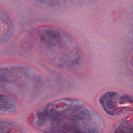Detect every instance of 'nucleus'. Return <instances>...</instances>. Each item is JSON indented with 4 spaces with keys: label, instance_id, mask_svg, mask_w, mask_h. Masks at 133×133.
<instances>
[{
    "label": "nucleus",
    "instance_id": "a211bd4d",
    "mask_svg": "<svg viewBox=\"0 0 133 133\" xmlns=\"http://www.w3.org/2000/svg\"><path fill=\"white\" fill-rule=\"evenodd\" d=\"M124 130H125V129L124 128Z\"/></svg>",
    "mask_w": 133,
    "mask_h": 133
},
{
    "label": "nucleus",
    "instance_id": "6ab92c4d",
    "mask_svg": "<svg viewBox=\"0 0 133 133\" xmlns=\"http://www.w3.org/2000/svg\"><path fill=\"white\" fill-rule=\"evenodd\" d=\"M54 39H55V37H54Z\"/></svg>",
    "mask_w": 133,
    "mask_h": 133
},
{
    "label": "nucleus",
    "instance_id": "1a4fd4ad",
    "mask_svg": "<svg viewBox=\"0 0 133 133\" xmlns=\"http://www.w3.org/2000/svg\"><path fill=\"white\" fill-rule=\"evenodd\" d=\"M64 99H63V103L64 105H66V101L67 100H65L64 99ZM68 102H69L68 100H67Z\"/></svg>",
    "mask_w": 133,
    "mask_h": 133
},
{
    "label": "nucleus",
    "instance_id": "9d476101",
    "mask_svg": "<svg viewBox=\"0 0 133 133\" xmlns=\"http://www.w3.org/2000/svg\"><path fill=\"white\" fill-rule=\"evenodd\" d=\"M50 35H50V36H56L57 34H49Z\"/></svg>",
    "mask_w": 133,
    "mask_h": 133
},
{
    "label": "nucleus",
    "instance_id": "f257e3e1",
    "mask_svg": "<svg viewBox=\"0 0 133 133\" xmlns=\"http://www.w3.org/2000/svg\"><path fill=\"white\" fill-rule=\"evenodd\" d=\"M68 100L71 102V104L69 108V110H71L72 111V114H77L78 115L71 114L70 116H72V118L69 119L70 121L76 124H79L82 122L85 125H90L93 123L92 119L90 117L88 110L84 108L76 106L78 104L79 102L76 100L71 99L69 98H65L64 99Z\"/></svg>",
    "mask_w": 133,
    "mask_h": 133
},
{
    "label": "nucleus",
    "instance_id": "2eb2a0df",
    "mask_svg": "<svg viewBox=\"0 0 133 133\" xmlns=\"http://www.w3.org/2000/svg\"><path fill=\"white\" fill-rule=\"evenodd\" d=\"M121 103H123V102H121Z\"/></svg>",
    "mask_w": 133,
    "mask_h": 133
},
{
    "label": "nucleus",
    "instance_id": "39448f33",
    "mask_svg": "<svg viewBox=\"0 0 133 133\" xmlns=\"http://www.w3.org/2000/svg\"><path fill=\"white\" fill-rule=\"evenodd\" d=\"M75 54L74 52L73 53L74 56L75 57V59L74 61H72V63L70 65V69L71 70H73L74 69V67L77 65H78L80 62V52L78 51L77 50H75Z\"/></svg>",
    "mask_w": 133,
    "mask_h": 133
},
{
    "label": "nucleus",
    "instance_id": "7ed1b4c3",
    "mask_svg": "<svg viewBox=\"0 0 133 133\" xmlns=\"http://www.w3.org/2000/svg\"><path fill=\"white\" fill-rule=\"evenodd\" d=\"M37 124L39 125L44 124L47 119H51L52 121L56 123L60 122L61 120L60 118L58 112L55 109L49 111L48 112L46 109L44 110L43 112L40 111L37 113Z\"/></svg>",
    "mask_w": 133,
    "mask_h": 133
},
{
    "label": "nucleus",
    "instance_id": "6e6552de",
    "mask_svg": "<svg viewBox=\"0 0 133 133\" xmlns=\"http://www.w3.org/2000/svg\"><path fill=\"white\" fill-rule=\"evenodd\" d=\"M123 96H121L119 99H123L124 98H125L128 99L130 102H133V97L132 96L128 94L125 95L124 94H123Z\"/></svg>",
    "mask_w": 133,
    "mask_h": 133
},
{
    "label": "nucleus",
    "instance_id": "0eeeda50",
    "mask_svg": "<svg viewBox=\"0 0 133 133\" xmlns=\"http://www.w3.org/2000/svg\"><path fill=\"white\" fill-rule=\"evenodd\" d=\"M114 133H133V127L130 129L129 131L127 132L123 130V128H121L120 130L119 128H116Z\"/></svg>",
    "mask_w": 133,
    "mask_h": 133
},
{
    "label": "nucleus",
    "instance_id": "f03ea898",
    "mask_svg": "<svg viewBox=\"0 0 133 133\" xmlns=\"http://www.w3.org/2000/svg\"><path fill=\"white\" fill-rule=\"evenodd\" d=\"M117 94H118L115 92H108L102 95L100 98V103L102 106L105 111L111 116L115 114L117 115H120L126 108L123 107L122 109H118L120 110L116 109L111 111L108 109L107 108L111 109L114 108V102L111 98L113 97Z\"/></svg>",
    "mask_w": 133,
    "mask_h": 133
},
{
    "label": "nucleus",
    "instance_id": "423d86ee",
    "mask_svg": "<svg viewBox=\"0 0 133 133\" xmlns=\"http://www.w3.org/2000/svg\"><path fill=\"white\" fill-rule=\"evenodd\" d=\"M39 32H42L44 31L45 33H54L55 30L54 28L52 26H45L41 27L39 28Z\"/></svg>",
    "mask_w": 133,
    "mask_h": 133
},
{
    "label": "nucleus",
    "instance_id": "f3484780",
    "mask_svg": "<svg viewBox=\"0 0 133 133\" xmlns=\"http://www.w3.org/2000/svg\"><path fill=\"white\" fill-rule=\"evenodd\" d=\"M66 63H65V64H66Z\"/></svg>",
    "mask_w": 133,
    "mask_h": 133
},
{
    "label": "nucleus",
    "instance_id": "4468645a",
    "mask_svg": "<svg viewBox=\"0 0 133 133\" xmlns=\"http://www.w3.org/2000/svg\"><path fill=\"white\" fill-rule=\"evenodd\" d=\"M33 122V119H32V120H31V121H30V123L32 124Z\"/></svg>",
    "mask_w": 133,
    "mask_h": 133
},
{
    "label": "nucleus",
    "instance_id": "f8f14e48",
    "mask_svg": "<svg viewBox=\"0 0 133 133\" xmlns=\"http://www.w3.org/2000/svg\"><path fill=\"white\" fill-rule=\"evenodd\" d=\"M67 41L68 40V41H69V40H70V37L69 36V37H68L67 38V39H66Z\"/></svg>",
    "mask_w": 133,
    "mask_h": 133
},
{
    "label": "nucleus",
    "instance_id": "ddd939ff",
    "mask_svg": "<svg viewBox=\"0 0 133 133\" xmlns=\"http://www.w3.org/2000/svg\"><path fill=\"white\" fill-rule=\"evenodd\" d=\"M58 30H59V32H56V33L57 32V33H58L59 32H61V31H60H60H61V29H58Z\"/></svg>",
    "mask_w": 133,
    "mask_h": 133
},
{
    "label": "nucleus",
    "instance_id": "dca6fc26",
    "mask_svg": "<svg viewBox=\"0 0 133 133\" xmlns=\"http://www.w3.org/2000/svg\"><path fill=\"white\" fill-rule=\"evenodd\" d=\"M1 42V41H0V43H1V42Z\"/></svg>",
    "mask_w": 133,
    "mask_h": 133
},
{
    "label": "nucleus",
    "instance_id": "9b49d317",
    "mask_svg": "<svg viewBox=\"0 0 133 133\" xmlns=\"http://www.w3.org/2000/svg\"><path fill=\"white\" fill-rule=\"evenodd\" d=\"M67 58H68V59H69V62H71V60H70L71 59V58H70V57H69V56H68L67 57Z\"/></svg>",
    "mask_w": 133,
    "mask_h": 133
},
{
    "label": "nucleus",
    "instance_id": "20e7f679",
    "mask_svg": "<svg viewBox=\"0 0 133 133\" xmlns=\"http://www.w3.org/2000/svg\"><path fill=\"white\" fill-rule=\"evenodd\" d=\"M5 97L0 94V109L4 111L7 110L10 112L15 109L14 103L9 98H4Z\"/></svg>",
    "mask_w": 133,
    "mask_h": 133
}]
</instances>
